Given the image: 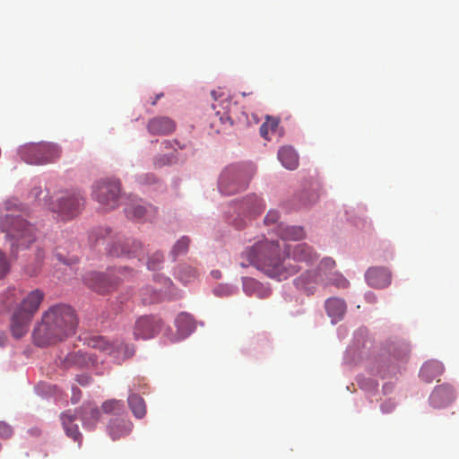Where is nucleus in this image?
<instances>
[{"label": "nucleus", "mask_w": 459, "mask_h": 459, "mask_svg": "<svg viewBox=\"0 0 459 459\" xmlns=\"http://www.w3.org/2000/svg\"><path fill=\"white\" fill-rule=\"evenodd\" d=\"M77 325V315L71 306L53 305L43 312L40 323L35 327L34 342L44 347L63 342L75 333Z\"/></svg>", "instance_id": "f257e3e1"}, {"label": "nucleus", "mask_w": 459, "mask_h": 459, "mask_svg": "<svg viewBox=\"0 0 459 459\" xmlns=\"http://www.w3.org/2000/svg\"><path fill=\"white\" fill-rule=\"evenodd\" d=\"M280 248L279 242H259L252 247L247 248L243 252L242 257L247 260L248 264L263 271L269 277L281 281L294 273L296 268L293 267L290 272L289 271L287 268L289 263L281 257Z\"/></svg>", "instance_id": "f03ea898"}, {"label": "nucleus", "mask_w": 459, "mask_h": 459, "mask_svg": "<svg viewBox=\"0 0 459 459\" xmlns=\"http://www.w3.org/2000/svg\"><path fill=\"white\" fill-rule=\"evenodd\" d=\"M18 205L7 201L4 209L10 213H5L0 218V230L5 233V238L11 243L13 253L19 249L28 248L36 239L35 227L16 213Z\"/></svg>", "instance_id": "7ed1b4c3"}, {"label": "nucleus", "mask_w": 459, "mask_h": 459, "mask_svg": "<svg viewBox=\"0 0 459 459\" xmlns=\"http://www.w3.org/2000/svg\"><path fill=\"white\" fill-rule=\"evenodd\" d=\"M255 173L249 165L227 167L220 176L219 189L221 194L230 195L246 188Z\"/></svg>", "instance_id": "20e7f679"}, {"label": "nucleus", "mask_w": 459, "mask_h": 459, "mask_svg": "<svg viewBox=\"0 0 459 459\" xmlns=\"http://www.w3.org/2000/svg\"><path fill=\"white\" fill-rule=\"evenodd\" d=\"M61 148L53 143H32L20 149L22 160L31 165L55 162L61 157Z\"/></svg>", "instance_id": "39448f33"}, {"label": "nucleus", "mask_w": 459, "mask_h": 459, "mask_svg": "<svg viewBox=\"0 0 459 459\" xmlns=\"http://www.w3.org/2000/svg\"><path fill=\"white\" fill-rule=\"evenodd\" d=\"M134 273L126 266L111 267L105 273L91 272L85 277L87 285H119L131 279Z\"/></svg>", "instance_id": "423d86ee"}, {"label": "nucleus", "mask_w": 459, "mask_h": 459, "mask_svg": "<svg viewBox=\"0 0 459 459\" xmlns=\"http://www.w3.org/2000/svg\"><path fill=\"white\" fill-rule=\"evenodd\" d=\"M94 198L105 210H111L118 205L120 183L115 179L99 181L93 191Z\"/></svg>", "instance_id": "0eeeda50"}, {"label": "nucleus", "mask_w": 459, "mask_h": 459, "mask_svg": "<svg viewBox=\"0 0 459 459\" xmlns=\"http://www.w3.org/2000/svg\"><path fill=\"white\" fill-rule=\"evenodd\" d=\"M84 204V198L80 193L66 195L48 204V208L58 214L62 220H71L76 216Z\"/></svg>", "instance_id": "6e6552de"}, {"label": "nucleus", "mask_w": 459, "mask_h": 459, "mask_svg": "<svg viewBox=\"0 0 459 459\" xmlns=\"http://www.w3.org/2000/svg\"><path fill=\"white\" fill-rule=\"evenodd\" d=\"M162 326V320L156 316H140L136 319L133 329L134 339H152L160 332Z\"/></svg>", "instance_id": "1a4fd4ad"}, {"label": "nucleus", "mask_w": 459, "mask_h": 459, "mask_svg": "<svg viewBox=\"0 0 459 459\" xmlns=\"http://www.w3.org/2000/svg\"><path fill=\"white\" fill-rule=\"evenodd\" d=\"M44 299L45 293L40 289L24 292L14 310L32 319Z\"/></svg>", "instance_id": "9d476101"}, {"label": "nucleus", "mask_w": 459, "mask_h": 459, "mask_svg": "<svg viewBox=\"0 0 459 459\" xmlns=\"http://www.w3.org/2000/svg\"><path fill=\"white\" fill-rule=\"evenodd\" d=\"M146 128L151 135L164 136L173 134L177 128V124L169 117L157 116L148 121Z\"/></svg>", "instance_id": "9b49d317"}, {"label": "nucleus", "mask_w": 459, "mask_h": 459, "mask_svg": "<svg viewBox=\"0 0 459 459\" xmlns=\"http://www.w3.org/2000/svg\"><path fill=\"white\" fill-rule=\"evenodd\" d=\"M285 253L288 258H292L299 262H313L316 259V253L306 243L296 245H285Z\"/></svg>", "instance_id": "f8f14e48"}, {"label": "nucleus", "mask_w": 459, "mask_h": 459, "mask_svg": "<svg viewBox=\"0 0 459 459\" xmlns=\"http://www.w3.org/2000/svg\"><path fill=\"white\" fill-rule=\"evenodd\" d=\"M366 281L371 287H386L392 282L391 272L385 267H371L366 274Z\"/></svg>", "instance_id": "ddd939ff"}, {"label": "nucleus", "mask_w": 459, "mask_h": 459, "mask_svg": "<svg viewBox=\"0 0 459 459\" xmlns=\"http://www.w3.org/2000/svg\"><path fill=\"white\" fill-rule=\"evenodd\" d=\"M455 399V390L450 385L437 386L432 392L429 402L434 408L448 405Z\"/></svg>", "instance_id": "4468645a"}, {"label": "nucleus", "mask_w": 459, "mask_h": 459, "mask_svg": "<svg viewBox=\"0 0 459 459\" xmlns=\"http://www.w3.org/2000/svg\"><path fill=\"white\" fill-rule=\"evenodd\" d=\"M141 247V243L135 240L126 239L122 241L117 239L109 246L108 252L111 256H122L136 254Z\"/></svg>", "instance_id": "2eb2a0df"}, {"label": "nucleus", "mask_w": 459, "mask_h": 459, "mask_svg": "<svg viewBox=\"0 0 459 459\" xmlns=\"http://www.w3.org/2000/svg\"><path fill=\"white\" fill-rule=\"evenodd\" d=\"M77 419V414L75 411L71 410H67L61 413L60 420L62 422V426L68 437L73 438L74 441H77L79 445L82 442V434L78 429L77 424H74V420Z\"/></svg>", "instance_id": "dca6fc26"}, {"label": "nucleus", "mask_w": 459, "mask_h": 459, "mask_svg": "<svg viewBox=\"0 0 459 459\" xmlns=\"http://www.w3.org/2000/svg\"><path fill=\"white\" fill-rule=\"evenodd\" d=\"M77 419V414L75 411L71 410H67L61 413L60 420L62 422V426L68 437L73 438L74 441H77L79 445L82 442V434L78 429L77 424H74V420Z\"/></svg>", "instance_id": "f3484780"}, {"label": "nucleus", "mask_w": 459, "mask_h": 459, "mask_svg": "<svg viewBox=\"0 0 459 459\" xmlns=\"http://www.w3.org/2000/svg\"><path fill=\"white\" fill-rule=\"evenodd\" d=\"M31 318L14 310L11 319V333L15 339L23 337L29 331Z\"/></svg>", "instance_id": "a211bd4d"}, {"label": "nucleus", "mask_w": 459, "mask_h": 459, "mask_svg": "<svg viewBox=\"0 0 459 459\" xmlns=\"http://www.w3.org/2000/svg\"><path fill=\"white\" fill-rule=\"evenodd\" d=\"M178 339L187 337L195 329V324L191 315L180 313L175 320Z\"/></svg>", "instance_id": "6ab92c4d"}, {"label": "nucleus", "mask_w": 459, "mask_h": 459, "mask_svg": "<svg viewBox=\"0 0 459 459\" xmlns=\"http://www.w3.org/2000/svg\"><path fill=\"white\" fill-rule=\"evenodd\" d=\"M444 366L440 361L429 360L421 367L420 376L426 382H431L444 372Z\"/></svg>", "instance_id": "aec40b11"}, {"label": "nucleus", "mask_w": 459, "mask_h": 459, "mask_svg": "<svg viewBox=\"0 0 459 459\" xmlns=\"http://www.w3.org/2000/svg\"><path fill=\"white\" fill-rule=\"evenodd\" d=\"M278 159L288 169L293 170L299 165V156L290 146H283L278 152Z\"/></svg>", "instance_id": "412c9836"}, {"label": "nucleus", "mask_w": 459, "mask_h": 459, "mask_svg": "<svg viewBox=\"0 0 459 459\" xmlns=\"http://www.w3.org/2000/svg\"><path fill=\"white\" fill-rule=\"evenodd\" d=\"M82 421L85 428L92 429L100 420V411L91 403L83 405L80 410Z\"/></svg>", "instance_id": "4be33fe9"}, {"label": "nucleus", "mask_w": 459, "mask_h": 459, "mask_svg": "<svg viewBox=\"0 0 459 459\" xmlns=\"http://www.w3.org/2000/svg\"><path fill=\"white\" fill-rule=\"evenodd\" d=\"M156 210L152 206L145 207L141 204L131 205L126 208V217L132 220L147 219L154 215Z\"/></svg>", "instance_id": "5701e85b"}, {"label": "nucleus", "mask_w": 459, "mask_h": 459, "mask_svg": "<svg viewBox=\"0 0 459 459\" xmlns=\"http://www.w3.org/2000/svg\"><path fill=\"white\" fill-rule=\"evenodd\" d=\"M91 358L81 351L68 353L63 360V366L69 368H82L89 364Z\"/></svg>", "instance_id": "b1692460"}, {"label": "nucleus", "mask_w": 459, "mask_h": 459, "mask_svg": "<svg viewBox=\"0 0 459 459\" xmlns=\"http://www.w3.org/2000/svg\"><path fill=\"white\" fill-rule=\"evenodd\" d=\"M327 314L332 317L333 322L340 319L346 309L345 303L342 299L337 298L328 299L325 302Z\"/></svg>", "instance_id": "393cba45"}, {"label": "nucleus", "mask_w": 459, "mask_h": 459, "mask_svg": "<svg viewBox=\"0 0 459 459\" xmlns=\"http://www.w3.org/2000/svg\"><path fill=\"white\" fill-rule=\"evenodd\" d=\"M278 234L282 240H298L304 238V230L301 227L283 226L281 224L278 229Z\"/></svg>", "instance_id": "a878e982"}, {"label": "nucleus", "mask_w": 459, "mask_h": 459, "mask_svg": "<svg viewBox=\"0 0 459 459\" xmlns=\"http://www.w3.org/2000/svg\"><path fill=\"white\" fill-rule=\"evenodd\" d=\"M128 405L136 418L141 419L146 414V405L144 400L138 394H129Z\"/></svg>", "instance_id": "bb28decb"}, {"label": "nucleus", "mask_w": 459, "mask_h": 459, "mask_svg": "<svg viewBox=\"0 0 459 459\" xmlns=\"http://www.w3.org/2000/svg\"><path fill=\"white\" fill-rule=\"evenodd\" d=\"M131 429L132 424L129 421H114L109 426V433L113 439L127 435Z\"/></svg>", "instance_id": "cd10ccee"}, {"label": "nucleus", "mask_w": 459, "mask_h": 459, "mask_svg": "<svg viewBox=\"0 0 459 459\" xmlns=\"http://www.w3.org/2000/svg\"><path fill=\"white\" fill-rule=\"evenodd\" d=\"M279 119L267 116L265 121L260 126V134L265 140H270V134L276 132L279 126Z\"/></svg>", "instance_id": "c85d7f7f"}, {"label": "nucleus", "mask_w": 459, "mask_h": 459, "mask_svg": "<svg viewBox=\"0 0 459 459\" xmlns=\"http://www.w3.org/2000/svg\"><path fill=\"white\" fill-rule=\"evenodd\" d=\"M123 409V402L116 399L108 400L102 404V410L106 413L119 414Z\"/></svg>", "instance_id": "c756f323"}, {"label": "nucleus", "mask_w": 459, "mask_h": 459, "mask_svg": "<svg viewBox=\"0 0 459 459\" xmlns=\"http://www.w3.org/2000/svg\"><path fill=\"white\" fill-rule=\"evenodd\" d=\"M190 239L187 237H182L177 243L174 245L171 254L176 259L178 255H184L187 252L189 247Z\"/></svg>", "instance_id": "7c9ffc66"}, {"label": "nucleus", "mask_w": 459, "mask_h": 459, "mask_svg": "<svg viewBox=\"0 0 459 459\" xmlns=\"http://www.w3.org/2000/svg\"><path fill=\"white\" fill-rule=\"evenodd\" d=\"M178 275L183 283H189L196 277V271L191 266L183 265L178 269Z\"/></svg>", "instance_id": "2f4dec72"}, {"label": "nucleus", "mask_w": 459, "mask_h": 459, "mask_svg": "<svg viewBox=\"0 0 459 459\" xmlns=\"http://www.w3.org/2000/svg\"><path fill=\"white\" fill-rule=\"evenodd\" d=\"M11 270V263L6 254L0 249V281L4 279Z\"/></svg>", "instance_id": "473e14b6"}, {"label": "nucleus", "mask_w": 459, "mask_h": 459, "mask_svg": "<svg viewBox=\"0 0 459 459\" xmlns=\"http://www.w3.org/2000/svg\"><path fill=\"white\" fill-rule=\"evenodd\" d=\"M91 346L106 353H111L112 345L104 338L97 337L91 340Z\"/></svg>", "instance_id": "72a5a7b5"}, {"label": "nucleus", "mask_w": 459, "mask_h": 459, "mask_svg": "<svg viewBox=\"0 0 459 459\" xmlns=\"http://www.w3.org/2000/svg\"><path fill=\"white\" fill-rule=\"evenodd\" d=\"M163 263V255L161 253H154L148 260L147 265L150 270H157Z\"/></svg>", "instance_id": "f704fd0d"}, {"label": "nucleus", "mask_w": 459, "mask_h": 459, "mask_svg": "<svg viewBox=\"0 0 459 459\" xmlns=\"http://www.w3.org/2000/svg\"><path fill=\"white\" fill-rule=\"evenodd\" d=\"M176 161V157L172 154L169 155H160L155 158L154 165L155 167H162L165 165H170Z\"/></svg>", "instance_id": "c9c22d12"}, {"label": "nucleus", "mask_w": 459, "mask_h": 459, "mask_svg": "<svg viewBox=\"0 0 459 459\" xmlns=\"http://www.w3.org/2000/svg\"><path fill=\"white\" fill-rule=\"evenodd\" d=\"M55 255L57 258V260L64 266L63 270L65 271L66 273H67V271L71 272L72 271L71 265L77 262V259H75V258H70L69 260H67L66 258H65L63 256V255L61 253H59L57 251L56 252Z\"/></svg>", "instance_id": "e433bc0d"}, {"label": "nucleus", "mask_w": 459, "mask_h": 459, "mask_svg": "<svg viewBox=\"0 0 459 459\" xmlns=\"http://www.w3.org/2000/svg\"><path fill=\"white\" fill-rule=\"evenodd\" d=\"M12 427L4 421H0V438L8 439L13 436Z\"/></svg>", "instance_id": "4c0bfd02"}, {"label": "nucleus", "mask_w": 459, "mask_h": 459, "mask_svg": "<svg viewBox=\"0 0 459 459\" xmlns=\"http://www.w3.org/2000/svg\"><path fill=\"white\" fill-rule=\"evenodd\" d=\"M161 145L165 150H174L177 151L178 148L184 149L185 145H181L177 140H165L161 143Z\"/></svg>", "instance_id": "58836bf2"}, {"label": "nucleus", "mask_w": 459, "mask_h": 459, "mask_svg": "<svg viewBox=\"0 0 459 459\" xmlns=\"http://www.w3.org/2000/svg\"><path fill=\"white\" fill-rule=\"evenodd\" d=\"M317 275L314 272H307L305 274H302L300 277V280L302 281L303 284H311L316 282Z\"/></svg>", "instance_id": "ea45409f"}, {"label": "nucleus", "mask_w": 459, "mask_h": 459, "mask_svg": "<svg viewBox=\"0 0 459 459\" xmlns=\"http://www.w3.org/2000/svg\"><path fill=\"white\" fill-rule=\"evenodd\" d=\"M279 219V213L277 211L271 210L268 212L264 218V223L267 225L275 223Z\"/></svg>", "instance_id": "a19ab883"}, {"label": "nucleus", "mask_w": 459, "mask_h": 459, "mask_svg": "<svg viewBox=\"0 0 459 459\" xmlns=\"http://www.w3.org/2000/svg\"><path fill=\"white\" fill-rule=\"evenodd\" d=\"M395 407L396 403L393 400H387L381 404V411L384 413H391Z\"/></svg>", "instance_id": "79ce46f5"}, {"label": "nucleus", "mask_w": 459, "mask_h": 459, "mask_svg": "<svg viewBox=\"0 0 459 459\" xmlns=\"http://www.w3.org/2000/svg\"><path fill=\"white\" fill-rule=\"evenodd\" d=\"M247 290V294L251 296L253 295V293H255L256 296L258 297H265V296H268L269 295V289H252V288H249V289H246Z\"/></svg>", "instance_id": "37998d69"}, {"label": "nucleus", "mask_w": 459, "mask_h": 459, "mask_svg": "<svg viewBox=\"0 0 459 459\" xmlns=\"http://www.w3.org/2000/svg\"><path fill=\"white\" fill-rule=\"evenodd\" d=\"M215 117H217L222 124L229 122L232 125V120L230 115L227 112L221 113L220 110L215 112Z\"/></svg>", "instance_id": "c03bdc74"}, {"label": "nucleus", "mask_w": 459, "mask_h": 459, "mask_svg": "<svg viewBox=\"0 0 459 459\" xmlns=\"http://www.w3.org/2000/svg\"><path fill=\"white\" fill-rule=\"evenodd\" d=\"M76 381L82 385L86 386L90 385L92 381V378L88 375H78L76 377Z\"/></svg>", "instance_id": "a18cd8bd"}, {"label": "nucleus", "mask_w": 459, "mask_h": 459, "mask_svg": "<svg viewBox=\"0 0 459 459\" xmlns=\"http://www.w3.org/2000/svg\"><path fill=\"white\" fill-rule=\"evenodd\" d=\"M215 294L217 296L230 295L228 289H215Z\"/></svg>", "instance_id": "49530a36"}, {"label": "nucleus", "mask_w": 459, "mask_h": 459, "mask_svg": "<svg viewBox=\"0 0 459 459\" xmlns=\"http://www.w3.org/2000/svg\"><path fill=\"white\" fill-rule=\"evenodd\" d=\"M252 200H254V202L255 203V204L257 205V208H254L255 212H259L260 210H261V204H260V200L256 197V196H254L252 197Z\"/></svg>", "instance_id": "de8ad7c7"}, {"label": "nucleus", "mask_w": 459, "mask_h": 459, "mask_svg": "<svg viewBox=\"0 0 459 459\" xmlns=\"http://www.w3.org/2000/svg\"><path fill=\"white\" fill-rule=\"evenodd\" d=\"M211 275L215 279H220L221 276V273L219 270H213L211 272Z\"/></svg>", "instance_id": "09e8293b"}, {"label": "nucleus", "mask_w": 459, "mask_h": 459, "mask_svg": "<svg viewBox=\"0 0 459 459\" xmlns=\"http://www.w3.org/2000/svg\"><path fill=\"white\" fill-rule=\"evenodd\" d=\"M249 281L250 282H245V284L251 287H254L256 284L253 279H250Z\"/></svg>", "instance_id": "8fccbe9b"}, {"label": "nucleus", "mask_w": 459, "mask_h": 459, "mask_svg": "<svg viewBox=\"0 0 459 459\" xmlns=\"http://www.w3.org/2000/svg\"><path fill=\"white\" fill-rule=\"evenodd\" d=\"M162 96V93L156 96V99L152 102V105H155L157 100Z\"/></svg>", "instance_id": "3c124183"}, {"label": "nucleus", "mask_w": 459, "mask_h": 459, "mask_svg": "<svg viewBox=\"0 0 459 459\" xmlns=\"http://www.w3.org/2000/svg\"><path fill=\"white\" fill-rule=\"evenodd\" d=\"M212 95L213 96V98H214L215 100H217L216 91H212Z\"/></svg>", "instance_id": "603ef678"}, {"label": "nucleus", "mask_w": 459, "mask_h": 459, "mask_svg": "<svg viewBox=\"0 0 459 459\" xmlns=\"http://www.w3.org/2000/svg\"><path fill=\"white\" fill-rule=\"evenodd\" d=\"M72 401H73V403H76L78 401V398L75 399L74 396V397H72Z\"/></svg>", "instance_id": "864d4df0"}, {"label": "nucleus", "mask_w": 459, "mask_h": 459, "mask_svg": "<svg viewBox=\"0 0 459 459\" xmlns=\"http://www.w3.org/2000/svg\"><path fill=\"white\" fill-rule=\"evenodd\" d=\"M37 256L39 259L43 257V255H41L40 252L37 255Z\"/></svg>", "instance_id": "5fc2aeb1"}, {"label": "nucleus", "mask_w": 459, "mask_h": 459, "mask_svg": "<svg viewBox=\"0 0 459 459\" xmlns=\"http://www.w3.org/2000/svg\"><path fill=\"white\" fill-rule=\"evenodd\" d=\"M230 104V101H226V108Z\"/></svg>", "instance_id": "6e6d98bb"}, {"label": "nucleus", "mask_w": 459, "mask_h": 459, "mask_svg": "<svg viewBox=\"0 0 459 459\" xmlns=\"http://www.w3.org/2000/svg\"><path fill=\"white\" fill-rule=\"evenodd\" d=\"M155 301H156V300H153V302H155ZM144 302H145V303H152V300H150L149 302H147V301H145V300H144Z\"/></svg>", "instance_id": "4d7b16f0"}, {"label": "nucleus", "mask_w": 459, "mask_h": 459, "mask_svg": "<svg viewBox=\"0 0 459 459\" xmlns=\"http://www.w3.org/2000/svg\"><path fill=\"white\" fill-rule=\"evenodd\" d=\"M242 266H247V264H244V262H241Z\"/></svg>", "instance_id": "13d9d810"}]
</instances>
